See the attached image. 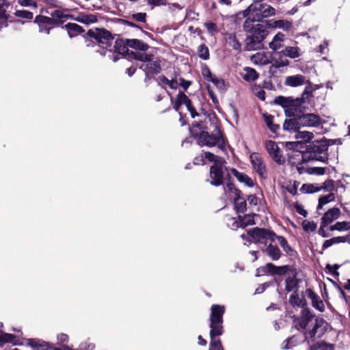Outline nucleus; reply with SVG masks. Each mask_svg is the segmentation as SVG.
<instances>
[{"label": "nucleus", "mask_w": 350, "mask_h": 350, "mask_svg": "<svg viewBox=\"0 0 350 350\" xmlns=\"http://www.w3.org/2000/svg\"><path fill=\"white\" fill-rule=\"evenodd\" d=\"M247 33L245 40L246 51H256L263 48V41L268 35L267 30L261 24H254L250 19H246L243 25Z\"/></svg>", "instance_id": "obj_1"}, {"label": "nucleus", "mask_w": 350, "mask_h": 350, "mask_svg": "<svg viewBox=\"0 0 350 350\" xmlns=\"http://www.w3.org/2000/svg\"><path fill=\"white\" fill-rule=\"evenodd\" d=\"M329 144L327 139L317 140L307 147V150L302 154L304 161L317 160L325 162L328 159L327 150Z\"/></svg>", "instance_id": "obj_2"}, {"label": "nucleus", "mask_w": 350, "mask_h": 350, "mask_svg": "<svg viewBox=\"0 0 350 350\" xmlns=\"http://www.w3.org/2000/svg\"><path fill=\"white\" fill-rule=\"evenodd\" d=\"M273 103L284 109L286 117H296L301 113L303 98H297L294 99L292 97L278 96L275 98Z\"/></svg>", "instance_id": "obj_3"}, {"label": "nucleus", "mask_w": 350, "mask_h": 350, "mask_svg": "<svg viewBox=\"0 0 350 350\" xmlns=\"http://www.w3.org/2000/svg\"><path fill=\"white\" fill-rule=\"evenodd\" d=\"M250 11V19L252 23L260 22L265 18L275 16L276 10L274 8L267 3L256 2L249 6Z\"/></svg>", "instance_id": "obj_4"}, {"label": "nucleus", "mask_w": 350, "mask_h": 350, "mask_svg": "<svg viewBox=\"0 0 350 350\" xmlns=\"http://www.w3.org/2000/svg\"><path fill=\"white\" fill-rule=\"evenodd\" d=\"M198 144L208 147L217 146L221 150H226V143L222 133L217 129L216 134H210L207 131H202L198 135Z\"/></svg>", "instance_id": "obj_5"}, {"label": "nucleus", "mask_w": 350, "mask_h": 350, "mask_svg": "<svg viewBox=\"0 0 350 350\" xmlns=\"http://www.w3.org/2000/svg\"><path fill=\"white\" fill-rule=\"evenodd\" d=\"M225 312L224 306L220 305H213L210 317V331L217 334L224 333L223 315Z\"/></svg>", "instance_id": "obj_6"}, {"label": "nucleus", "mask_w": 350, "mask_h": 350, "mask_svg": "<svg viewBox=\"0 0 350 350\" xmlns=\"http://www.w3.org/2000/svg\"><path fill=\"white\" fill-rule=\"evenodd\" d=\"M88 35L90 38L94 39L103 49L111 46L114 39L111 33L105 29H90L88 31Z\"/></svg>", "instance_id": "obj_7"}, {"label": "nucleus", "mask_w": 350, "mask_h": 350, "mask_svg": "<svg viewBox=\"0 0 350 350\" xmlns=\"http://www.w3.org/2000/svg\"><path fill=\"white\" fill-rule=\"evenodd\" d=\"M248 234L254 242L260 243H266L267 240L273 241H275V237H276L275 233L273 231L259 228H254L249 230Z\"/></svg>", "instance_id": "obj_8"}, {"label": "nucleus", "mask_w": 350, "mask_h": 350, "mask_svg": "<svg viewBox=\"0 0 350 350\" xmlns=\"http://www.w3.org/2000/svg\"><path fill=\"white\" fill-rule=\"evenodd\" d=\"M225 160H219L216 165H213L210 168V177L211 180L210 183L214 186H219L224 184V164Z\"/></svg>", "instance_id": "obj_9"}, {"label": "nucleus", "mask_w": 350, "mask_h": 350, "mask_svg": "<svg viewBox=\"0 0 350 350\" xmlns=\"http://www.w3.org/2000/svg\"><path fill=\"white\" fill-rule=\"evenodd\" d=\"M129 46H127L126 43V40H117L115 42L114 45V52L113 53L111 50H104L103 51L100 52V55H108L109 57H113V61L116 62L119 57L117 55H115V53H118L120 55H125L126 54L129 53Z\"/></svg>", "instance_id": "obj_10"}, {"label": "nucleus", "mask_w": 350, "mask_h": 350, "mask_svg": "<svg viewBox=\"0 0 350 350\" xmlns=\"http://www.w3.org/2000/svg\"><path fill=\"white\" fill-rule=\"evenodd\" d=\"M265 148L270 157L278 164H284L285 158L281 154V150L277 144L272 140H267L265 142Z\"/></svg>", "instance_id": "obj_11"}, {"label": "nucleus", "mask_w": 350, "mask_h": 350, "mask_svg": "<svg viewBox=\"0 0 350 350\" xmlns=\"http://www.w3.org/2000/svg\"><path fill=\"white\" fill-rule=\"evenodd\" d=\"M250 161L257 174L262 178H267V172L266 165L259 154L256 152L251 154Z\"/></svg>", "instance_id": "obj_12"}, {"label": "nucleus", "mask_w": 350, "mask_h": 350, "mask_svg": "<svg viewBox=\"0 0 350 350\" xmlns=\"http://www.w3.org/2000/svg\"><path fill=\"white\" fill-rule=\"evenodd\" d=\"M299 116V123L300 126L317 127L321 122V118L314 113L300 114Z\"/></svg>", "instance_id": "obj_13"}, {"label": "nucleus", "mask_w": 350, "mask_h": 350, "mask_svg": "<svg viewBox=\"0 0 350 350\" xmlns=\"http://www.w3.org/2000/svg\"><path fill=\"white\" fill-rule=\"evenodd\" d=\"M314 315L308 308H305L301 311V316L297 319V329L304 333L306 329L312 322Z\"/></svg>", "instance_id": "obj_14"}, {"label": "nucleus", "mask_w": 350, "mask_h": 350, "mask_svg": "<svg viewBox=\"0 0 350 350\" xmlns=\"http://www.w3.org/2000/svg\"><path fill=\"white\" fill-rule=\"evenodd\" d=\"M306 293L308 298L311 299L312 306L319 311L323 312L325 310V306L320 297L311 288H307Z\"/></svg>", "instance_id": "obj_15"}, {"label": "nucleus", "mask_w": 350, "mask_h": 350, "mask_svg": "<svg viewBox=\"0 0 350 350\" xmlns=\"http://www.w3.org/2000/svg\"><path fill=\"white\" fill-rule=\"evenodd\" d=\"M140 68L145 72L146 77H148V74L156 75L161 72V62L153 59V60L148 62L146 64L142 65Z\"/></svg>", "instance_id": "obj_16"}, {"label": "nucleus", "mask_w": 350, "mask_h": 350, "mask_svg": "<svg viewBox=\"0 0 350 350\" xmlns=\"http://www.w3.org/2000/svg\"><path fill=\"white\" fill-rule=\"evenodd\" d=\"M340 215V210L338 208L334 207L329 209L321 217V223L323 226H327L334 220L338 219Z\"/></svg>", "instance_id": "obj_17"}, {"label": "nucleus", "mask_w": 350, "mask_h": 350, "mask_svg": "<svg viewBox=\"0 0 350 350\" xmlns=\"http://www.w3.org/2000/svg\"><path fill=\"white\" fill-rule=\"evenodd\" d=\"M268 26L273 29H281L284 31H288L293 27L292 23L287 20H270Z\"/></svg>", "instance_id": "obj_18"}, {"label": "nucleus", "mask_w": 350, "mask_h": 350, "mask_svg": "<svg viewBox=\"0 0 350 350\" xmlns=\"http://www.w3.org/2000/svg\"><path fill=\"white\" fill-rule=\"evenodd\" d=\"M306 82V77L301 75H296L286 77L284 84L290 87H297L302 85Z\"/></svg>", "instance_id": "obj_19"}, {"label": "nucleus", "mask_w": 350, "mask_h": 350, "mask_svg": "<svg viewBox=\"0 0 350 350\" xmlns=\"http://www.w3.org/2000/svg\"><path fill=\"white\" fill-rule=\"evenodd\" d=\"M263 252L266 254L272 260H279L282 255V252L279 247L277 245H274L271 243L267 245V247L263 250Z\"/></svg>", "instance_id": "obj_20"}, {"label": "nucleus", "mask_w": 350, "mask_h": 350, "mask_svg": "<svg viewBox=\"0 0 350 350\" xmlns=\"http://www.w3.org/2000/svg\"><path fill=\"white\" fill-rule=\"evenodd\" d=\"M230 172L237 178V180L241 182L245 183L248 187H253L254 182L251 178H250L247 175L239 172L235 168H231Z\"/></svg>", "instance_id": "obj_21"}, {"label": "nucleus", "mask_w": 350, "mask_h": 350, "mask_svg": "<svg viewBox=\"0 0 350 350\" xmlns=\"http://www.w3.org/2000/svg\"><path fill=\"white\" fill-rule=\"evenodd\" d=\"M323 323H324V321L322 319H315L314 323L312 326V328L308 332L307 331L304 332V340L306 341L308 338H310L311 339H314L316 336L318 329L322 326Z\"/></svg>", "instance_id": "obj_22"}, {"label": "nucleus", "mask_w": 350, "mask_h": 350, "mask_svg": "<svg viewBox=\"0 0 350 350\" xmlns=\"http://www.w3.org/2000/svg\"><path fill=\"white\" fill-rule=\"evenodd\" d=\"M180 100L182 105H185L187 107V110L190 112L191 118H194L198 116V113L196 111L195 108L191 104V100L183 92H179Z\"/></svg>", "instance_id": "obj_23"}, {"label": "nucleus", "mask_w": 350, "mask_h": 350, "mask_svg": "<svg viewBox=\"0 0 350 350\" xmlns=\"http://www.w3.org/2000/svg\"><path fill=\"white\" fill-rule=\"evenodd\" d=\"M222 334H217V332L213 333V331H210L211 342L209 350H224L221 340L217 338V336Z\"/></svg>", "instance_id": "obj_24"}, {"label": "nucleus", "mask_w": 350, "mask_h": 350, "mask_svg": "<svg viewBox=\"0 0 350 350\" xmlns=\"http://www.w3.org/2000/svg\"><path fill=\"white\" fill-rule=\"evenodd\" d=\"M126 43L130 48L142 51H146L149 49L148 44L138 39H126Z\"/></svg>", "instance_id": "obj_25"}, {"label": "nucleus", "mask_w": 350, "mask_h": 350, "mask_svg": "<svg viewBox=\"0 0 350 350\" xmlns=\"http://www.w3.org/2000/svg\"><path fill=\"white\" fill-rule=\"evenodd\" d=\"M293 118H290L288 120H286L283 124V129L284 130L288 131H294L296 132L297 129H300L301 126L299 122V116L293 117Z\"/></svg>", "instance_id": "obj_26"}, {"label": "nucleus", "mask_w": 350, "mask_h": 350, "mask_svg": "<svg viewBox=\"0 0 350 350\" xmlns=\"http://www.w3.org/2000/svg\"><path fill=\"white\" fill-rule=\"evenodd\" d=\"M52 20H53L55 25H59L64 23L69 17V14H64L62 10H55L51 13Z\"/></svg>", "instance_id": "obj_27"}, {"label": "nucleus", "mask_w": 350, "mask_h": 350, "mask_svg": "<svg viewBox=\"0 0 350 350\" xmlns=\"http://www.w3.org/2000/svg\"><path fill=\"white\" fill-rule=\"evenodd\" d=\"M279 56L284 55L292 59L299 57V49L297 46H286L282 51L278 52Z\"/></svg>", "instance_id": "obj_28"}, {"label": "nucleus", "mask_w": 350, "mask_h": 350, "mask_svg": "<svg viewBox=\"0 0 350 350\" xmlns=\"http://www.w3.org/2000/svg\"><path fill=\"white\" fill-rule=\"evenodd\" d=\"M284 39V34L279 32L273 38L269 43V48L273 51H277L282 47V43Z\"/></svg>", "instance_id": "obj_29"}, {"label": "nucleus", "mask_w": 350, "mask_h": 350, "mask_svg": "<svg viewBox=\"0 0 350 350\" xmlns=\"http://www.w3.org/2000/svg\"><path fill=\"white\" fill-rule=\"evenodd\" d=\"M75 20L79 23L89 25L96 23L97 21V17L94 14L80 13Z\"/></svg>", "instance_id": "obj_30"}, {"label": "nucleus", "mask_w": 350, "mask_h": 350, "mask_svg": "<svg viewBox=\"0 0 350 350\" xmlns=\"http://www.w3.org/2000/svg\"><path fill=\"white\" fill-rule=\"evenodd\" d=\"M298 280L296 275L293 277H288L285 280V290L287 292H297L298 291Z\"/></svg>", "instance_id": "obj_31"}, {"label": "nucleus", "mask_w": 350, "mask_h": 350, "mask_svg": "<svg viewBox=\"0 0 350 350\" xmlns=\"http://www.w3.org/2000/svg\"><path fill=\"white\" fill-rule=\"evenodd\" d=\"M289 303L293 307H302L306 305V299L302 297L300 298L297 292H294L289 297Z\"/></svg>", "instance_id": "obj_32"}, {"label": "nucleus", "mask_w": 350, "mask_h": 350, "mask_svg": "<svg viewBox=\"0 0 350 350\" xmlns=\"http://www.w3.org/2000/svg\"><path fill=\"white\" fill-rule=\"evenodd\" d=\"M243 79L247 81H254L258 77V74L255 69L245 67L242 74Z\"/></svg>", "instance_id": "obj_33"}, {"label": "nucleus", "mask_w": 350, "mask_h": 350, "mask_svg": "<svg viewBox=\"0 0 350 350\" xmlns=\"http://www.w3.org/2000/svg\"><path fill=\"white\" fill-rule=\"evenodd\" d=\"M295 133V139L299 140L300 142H308L314 137V135L312 132L306 131H301L299 129H297Z\"/></svg>", "instance_id": "obj_34"}, {"label": "nucleus", "mask_w": 350, "mask_h": 350, "mask_svg": "<svg viewBox=\"0 0 350 350\" xmlns=\"http://www.w3.org/2000/svg\"><path fill=\"white\" fill-rule=\"evenodd\" d=\"M233 200H234L235 209L237 213H243L246 211V209H247L246 201L244 198L241 197V195H239L237 197H234Z\"/></svg>", "instance_id": "obj_35"}, {"label": "nucleus", "mask_w": 350, "mask_h": 350, "mask_svg": "<svg viewBox=\"0 0 350 350\" xmlns=\"http://www.w3.org/2000/svg\"><path fill=\"white\" fill-rule=\"evenodd\" d=\"M68 31V33L70 38L77 36L78 33L83 31V28L76 23H69L64 26Z\"/></svg>", "instance_id": "obj_36"}, {"label": "nucleus", "mask_w": 350, "mask_h": 350, "mask_svg": "<svg viewBox=\"0 0 350 350\" xmlns=\"http://www.w3.org/2000/svg\"><path fill=\"white\" fill-rule=\"evenodd\" d=\"M224 193L226 195L228 196L230 198H232L234 200V197H237L241 195V192L239 189H237L234 184L228 183L226 186L224 187Z\"/></svg>", "instance_id": "obj_37"}, {"label": "nucleus", "mask_w": 350, "mask_h": 350, "mask_svg": "<svg viewBox=\"0 0 350 350\" xmlns=\"http://www.w3.org/2000/svg\"><path fill=\"white\" fill-rule=\"evenodd\" d=\"M252 60L254 63L260 65H267L270 63L269 57L265 54L257 53L252 57Z\"/></svg>", "instance_id": "obj_38"}, {"label": "nucleus", "mask_w": 350, "mask_h": 350, "mask_svg": "<svg viewBox=\"0 0 350 350\" xmlns=\"http://www.w3.org/2000/svg\"><path fill=\"white\" fill-rule=\"evenodd\" d=\"M228 44L234 50H241V44L234 33H229L226 38Z\"/></svg>", "instance_id": "obj_39"}, {"label": "nucleus", "mask_w": 350, "mask_h": 350, "mask_svg": "<svg viewBox=\"0 0 350 350\" xmlns=\"http://www.w3.org/2000/svg\"><path fill=\"white\" fill-rule=\"evenodd\" d=\"M133 55V57L135 59L144 62H151L154 59V57L152 54H148V53H135L133 52H131Z\"/></svg>", "instance_id": "obj_40"}, {"label": "nucleus", "mask_w": 350, "mask_h": 350, "mask_svg": "<svg viewBox=\"0 0 350 350\" xmlns=\"http://www.w3.org/2000/svg\"><path fill=\"white\" fill-rule=\"evenodd\" d=\"M334 198L335 196L333 193H329L325 196H321L319 199V204L317 206V209L322 208L325 204L333 201Z\"/></svg>", "instance_id": "obj_41"}, {"label": "nucleus", "mask_w": 350, "mask_h": 350, "mask_svg": "<svg viewBox=\"0 0 350 350\" xmlns=\"http://www.w3.org/2000/svg\"><path fill=\"white\" fill-rule=\"evenodd\" d=\"M264 119L268 128L273 133H276L280 126L278 124H273V116L271 115H264Z\"/></svg>", "instance_id": "obj_42"}, {"label": "nucleus", "mask_w": 350, "mask_h": 350, "mask_svg": "<svg viewBox=\"0 0 350 350\" xmlns=\"http://www.w3.org/2000/svg\"><path fill=\"white\" fill-rule=\"evenodd\" d=\"M249 16H250V11H249L248 7L245 10L232 16V18L236 23H239L243 18H249Z\"/></svg>", "instance_id": "obj_43"}, {"label": "nucleus", "mask_w": 350, "mask_h": 350, "mask_svg": "<svg viewBox=\"0 0 350 350\" xmlns=\"http://www.w3.org/2000/svg\"><path fill=\"white\" fill-rule=\"evenodd\" d=\"M198 54L202 59L206 60L209 59V50L204 44H202L198 46Z\"/></svg>", "instance_id": "obj_44"}, {"label": "nucleus", "mask_w": 350, "mask_h": 350, "mask_svg": "<svg viewBox=\"0 0 350 350\" xmlns=\"http://www.w3.org/2000/svg\"><path fill=\"white\" fill-rule=\"evenodd\" d=\"M36 21L39 23L40 25H55L53 20H52V16L51 17L46 16H38L36 18Z\"/></svg>", "instance_id": "obj_45"}, {"label": "nucleus", "mask_w": 350, "mask_h": 350, "mask_svg": "<svg viewBox=\"0 0 350 350\" xmlns=\"http://www.w3.org/2000/svg\"><path fill=\"white\" fill-rule=\"evenodd\" d=\"M277 266L274 265L271 262H268L265 266L260 268V270L263 274L271 273L272 275H275Z\"/></svg>", "instance_id": "obj_46"}, {"label": "nucleus", "mask_w": 350, "mask_h": 350, "mask_svg": "<svg viewBox=\"0 0 350 350\" xmlns=\"http://www.w3.org/2000/svg\"><path fill=\"white\" fill-rule=\"evenodd\" d=\"M277 239L280 245L283 248L284 252H286L287 254H289L290 252H292V249L291 246H289L286 239L282 237V236H278L275 237V239Z\"/></svg>", "instance_id": "obj_47"}, {"label": "nucleus", "mask_w": 350, "mask_h": 350, "mask_svg": "<svg viewBox=\"0 0 350 350\" xmlns=\"http://www.w3.org/2000/svg\"><path fill=\"white\" fill-rule=\"evenodd\" d=\"M349 228H350L349 224L348 222L342 221V222H336L334 225L332 226L329 228V230L331 231H333V230L342 231V230H348Z\"/></svg>", "instance_id": "obj_48"}, {"label": "nucleus", "mask_w": 350, "mask_h": 350, "mask_svg": "<svg viewBox=\"0 0 350 350\" xmlns=\"http://www.w3.org/2000/svg\"><path fill=\"white\" fill-rule=\"evenodd\" d=\"M220 91L226 90V83L224 79L218 78L216 75L211 81Z\"/></svg>", "instance_id": "obj_49"}, {"label": "nucleus", "mask_w": 350, "mask_h": 350, "mask_svg": "<svg viewBox=\"0 0 350 350\" xmlns=\"http://www.w3.org/2000/svg\"><path fill=\"white\" fill-rule=\"evenodd\" d=\"M239 219H241L242 224V228H245L249 225L254 224V221L253 219V216L250 215H245L243 217L239 215L238 217Z\"/></svg>", "instance_id": "obj_50"}, {"label": "nucleus", "mask_w": 350, "mask_h": 350, "mask_svg": "<svg viewBox=\"0 0 350 350\" xmlns=\"http://www.w3.org/2000/svg\"><path fill=\"white\" fill-rule=\"evenodd\" d=\"M15 336L12 334L1 333L0 334V347L6 342H12Z\"/></svg>", "instance_id": "obj_51"}, {"label": "nucleus", "mask_w": 350, "mask_h": 350, "mask_svg": "<svg viewBox=\"0 0 350 350\" xmlns=\"http://www.w3.org/2000/svg\"><path fill=\"white\" fill-rule=\"evenodd\" d=\"M311 350H334V345L322 342L312 345Z\"/></svg>", "instance_id": "obj_52"}, {"label": "nucleus", "mask_w": 350, "mask_h": 350, "mask_svg": "<svg viewBox=\"0 0 350 350\" xmlns=\"http://www.w3.org/2000/svg\"><path fill=\"white\" fill-rule=\"evenodd\" d=\"M301 191L307 193H312L320 191V187L312 184H304L301 188Z\"/></svg>", "instance_id": "obj_53"}, {"label": "nucleus", "mask_w": 350, "mask_h": 350, "mask_svg": "<svg viewBox=\"0 0 350 350\" xmlns=\"http://www.w3.org/2000/svg\"><path fill=\"white\" fill-rule=\"evenodd\" d=\"M302 226L304 230L306 232H313L317 228V224L314 221H309L307 220H304L302 222Z\"/></svg>", "instance_id": "obj_54"}, {"label": "nucleus", "mask_w": 350, "mask_h": 350, "mask_svg": "<svg viewBox=\"0 0 350 350\" xmlns=\"http://www.w3.org/2000/svg\"><path fill=\"white\" fill-rule=\"evenodd\" d=\"M228 225L232 230H237L239 228H242L241 219H237L234 217L229 219Z\"/></svg>", "instance_id": "obj_55"}, {"label": "nucleus", "mask_w": 350, "mask_h": 350, "mask_svg": "<svg viewBox=\"0 0 350 350\" xmlns=\"http://www.w3.org/2000/svg\"><path fill=\"white\" fill-rule=\"evenodd\" d=\"M205 27L206 28L208 33L214 35L219 32V29L217 25L213 22H208L204 24Z\"/></svg>", "instance_id": "obj_56"}, {"label": "nucleus", "mask_w": 350, "mask_h": 350, "mask_svg": "<svg viewBox=\"0 0 350 350\" xmlns=\"http://www.w3.org/2000/svg\"><path fill=\"white\" fill-rule=\"evenodd\" d=\"M131 18L137 22L146 23V13H145V12L135 13L131 15Z\"/></svg>", "instance_id": "obj_57"}, {"label": "nucleus", "mask_w": 350, "mask_h": 350, "mask_svg": "<svg viewBox=\"0 0 350 350\" xmlns=\"http://www.w3.org/2000/svg\"><path fill=\"white\" fill-rule=\"evenodd\" d=\"M204 157L209 161L214 162V165H216L219 160H224L223 158L216 156L210 152H204Z\"/></svg>", "instance_id": "obj_58"}, {"label": "nucleus", "mask_w": 350, "mask_h": 350, "mask_svg": "<svg viewBox=\"0 0 350 350\" xmlns=\"http://www.w3.org/2000/svg\"><path fill=\"white\" fill-rule=\"evenodd\" d=\"M15 15L18 17L27 19H32L33 16L32 12L26 10H16Z\"/></svg>", "instance_id": "obj_59"}, {"label": "nucleus", "mask_w": 350, "mask_h": 350, "mask_svg": "<svg viewBox=\"0 0 350 350\" xmlns=\"http://www.w3.org/2000/svg\"><path fill=\"white\" fill-rule=\"evenodd\" d=\"M291 269V267L289 265H284L280 267H277L275 275H285L288 271H290Z\"/></svg>", "instance_id": "obj_60"}, {"label": "nucleus", "mask_w": 350, "mask_h": 350, "mask_svg": "<svg viewBox=\"0 0 350 350\" xmlns=\"http://www.w3.org/2000/svg\"><path fill=\"white\" fill-rule=\"evenodd\" d=\"M322 189L327 191H332L334 189V180H327L325 181L323 185L320 187V190Z\"/></svg>", "instance_id": "obj_61"}, {"label": "nucleus", "mask_w": 350, "mask_h": 350, "mask_svg": "<svg viewBox=\"0 0 350 350\" xmlns=\"http://www.w3.org/2000/svg\"><path fill=\"white\" fill-rule=\"evenodd\" d=\"M294 339H295V338L293 336L291 338H288L286 340H284V342L283 343L282 349H288L291 348L292 347L295 346V342Z\"/></svg>", "instance_id": "obj_62"}, {"label": "nucleus", "mask_w": 350, "mask_h": 350, "mask_svg": "<svg viewBox=\"0 0 350 350\" xmlns=\"http://www.w3.org/2000/svg\"><path fill=\"white\" fill-rule=\"evenodd\" d=\"M202 75L204 78L208 81H211V79L215 76L211 73L210 69L208 67L202 69Z\"/></svg>", "instance_id": "obj_63"}, {"label": "nucleus", "mask_w": 350, "mask_h": 350, "mask_svg": "<svg viewBox=\"0 0 350 350\" xmlns=\"http://www.w3.org/2000/svg\"><path fill=\"white\" fill-rule=\"evenodd\" d=\"M18 2L22 6H25V7L32 6L34 8L37 7V3L36 1H34L33 0H18Z\"/></svg>", "instance_id": "obj_64"}]
</instances>
